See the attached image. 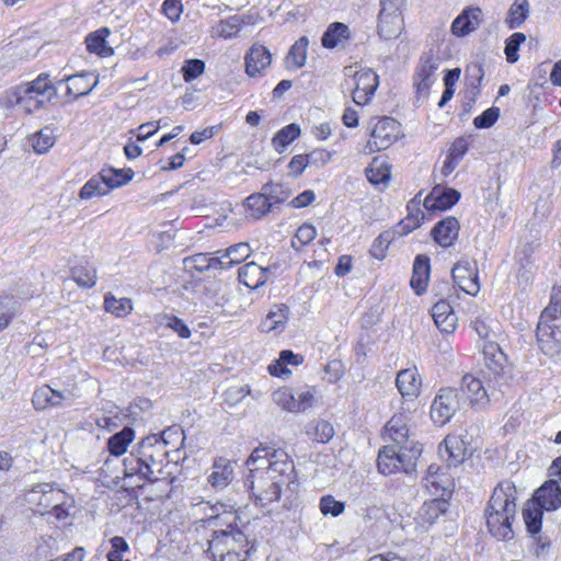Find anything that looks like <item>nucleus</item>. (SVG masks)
Segmentation results:
<instances>
[{
  "mask_svg": "<svg viewBox=\"0 0 561 561\" xmlns=\"http://www.w3.org/2000/svg\"><path fill=\"white\" fill-rule=\"evenodd\" d=\"M534 501L540 504L547 512L561 507V486L554 479L545 482L534 495Z\"/></svg>",
  "mask_w": 561,
  "mask_h": 561,
  "instance_id": "nucleus-23",
  "label": "nucleus"
},
{
  "mask_svg": "<svg viewBox=\"0 0 561 561\" xmlns=\"http://www.w3.org/2000/svg\"><path fill=\"white\" fill-rule=\"evenodd\" d=\"M137 455L144 463L147 481L154 482L159 480L162 473L167 457L170 450H163V443L160 442L158 434H151L142 438L137 445Z\"/></svg>",
  "mask_w": 561,
  "mask_h": 561,
  "instance_id": "nucleus-6",
  "label": "nucleus"
},
{
  "mask_svg": "<svg viewBox=\"0 0 561 561\" xmlns=\"http://www.w3.org/2000/svg\"><path fill=\"white\" fill-rule=\"evenodd\" d=\"M454 283L466 294L476 296L480 290L476 261L459 260L451 270Z\"/></svg>",
  "mask_w": 561,
  "mask_h": 561,
  "instance_id": "nucleus-16",
  "label": "nucleus"
},
{
  "mask_svg": "<svg viewBox=\"0 0 561 561\" xmlns=\"http://www.w3.org/2000/svg\"><path fill=\"white\" fill-rule=\"evenodd\" d=\"M396 385L403 398H416L420 393L422 379L415 367L398 373Z\"/></svg>",
  "mask_w": 561,
  "mask_h": 561,
  "instance_id": "nucleus-28",
  "label": "nucleus"
},
{
  "mask_svg": "<svg viewBox=\"0 0 561 561\" xmlns=\"http://www.w3.org/2000/svg\"><path fill=\"white\" fill-rule=\"evenodd\" d=\"M431 264L426 255H417L413 264V274L411 277V287L417 295L426 290L430 279Z\"/></svg>",
  "mask_w": 561,
  "mask_h": 561,
  "instance_id": "nucleus-33",
  "label": "nucleus"
},
{
  "mask_svg": "<svg viewBox=\"0 0 561 561\" xmlns=\"http://www.w3.org/2000/svg\"><path fill=\"white\" fill-rule=\"evenodd\" d=\"M272 62V54L262 44H253L244 57L245 72L250 77L262 73Z\"/></svg>",
  "mask_w": 561,
  "mask_h": 561,
  "instance_id": "nucleus-21",
  "label": "nucleus"
},
{
  "mask_svg": "<svg viewBox=\"0 0 561 561\" xmlns=\"http://www.w3.org/2000/svg\"><path fill=\"white\" fill-rule=\"evenodd\" d=\"M19 309L18 300L12 296L0 298V331L7 328Z\"/></svg>",
  "mask_w": 561,
  "mask_h": 561,
  "instance_id": "nucleus-52",
  "label": "nucleus"
},
{
  "mask_svg": "<svg viewBox=\"0 0 561 561\" xmlns=\"http://www.w3.org/2000/svg\"><path fill=\"white\" fill-rule=\"evenodd\" d=\"M319 507L323 515H331L333 517H337L344 512L345 503L335 500L333 495H324L320 500Z\"/></svg>",
  "mask_w": 561,
  "mask_h": 561,
  "instance_id": "nucleus-58",
  "label": "nucleus"
},
{
  "mask_svg": "<svg viewBox=\"0 0 561 561\" xmlns=\"http://www.w3.org/2000/svg\"><path fill=\"white\" fill-rule=\"evenodd\" d=\"M250 393L251 389L249 385L230 387L225 391V402L229 407L237 405Z\"/></svg>",
  "mask_w": 561,
  "mask_h": 561,
  "instance_id": "nucleus-62",
  "label": "nucleus"
},
{
  "mask_svg": "<svg viewBox=\"0 0 561 561\" xmlns=\"http://www.w3.org/2000/svg\"><path fill=\"white\" fill-rule=\"evenodd\" d=\"M408 415L405 413L394 414L386 424L385 430L389 438L397 446H407L411 444H420L411 438L409 428L407 427Z\"/></svg>",
  "mask_w": 561,
  "mask_h": 561,
  "instance_id": "nucleus-24",
  "label": "nucleus"
},
{
  "mask_svg": "<svg viewBox=\"0 0 561 561\" xmlns=\"http://www.w3.org/2000/svg\"><path fill=\"white\" fill-rule=\"evenodd\" d=\"M251 249L248 243H237L227 248L226 250H218V253H222V257L227 259V265L231 267L234 264L241 263L250 255Z\"/></svg>",
  "mask_w": 561,
  "mask_h": 561,
  "instance_id": "nucleus-50",
  "label": "nucleus"
},
{
  "mask_svg": "<svg viewBox=\"0 0 561 561\" xmlns=\"http://www.w3.org/2000/svg\"><path fill=\"white\" fill-rule=\"evenodd\" d=\"M104 309L116 317H125L133 310V305L128 298L117 299L113 295L107 294L104 298Z\"/></svg>",
  "mask_w": 561,
  "mask_h": 561,
  "instance_id": "nucleus-49",
  "label": "nucleus"
},
{
  "mask_svg": "<svg viewBox=\"0 0 561 561\" xmlns=\"http://www.w3.org/2000/svg\"><path fill=\"white\" fill-rule=\"evenodd\" d=\"M135 438V431L125 426L122 431L115 433L107 439V449L113 456H122L126 453L128 445Z\"/></svg>",
  "mask_w": 561,
  "mask_h": 561,
  "instance_id": "nucleus-35",
  "label": "nucleus"
},
{
  "mask_svg": "<svg viewBox=\"0 0 561 561\" xmlns=\"http://www.w3.org/2000/svg\"><path fill=\"white\" fill-rule=\"evenodd\" d=\"M261 191L268 197V202L273 207L286 202L291 194L290 190L284 184L273 182L265 183Z\"/></svg>",
  "mask_w": 561,
  "mask_h": 561,
  "instance_id": "nucleus-46",
  "label": "nucleus"
},
{
  "mask_svg": "<svg viewBox=\"0 0 561 561\" xmlns=\"http://www.w3.org/2000/svg\"><path fill=\"white\" fill-rule=\"evenodd\" d=\"M500 116V108L492 106L485 110L481 115L474 117L473 125L477 128H489L494 125Z\"/></svg>",
  "mask_w": 561,
  "mask_h": 561,
  "instance_id": "nucleus-64",
  "label": "nucleus"
},
{
  "mask_svg": "<svg viewBox=\"0 0 561 561\" xmlns=\"http://www.w3.org/2000/svg\"><path fill=\"white\" fill-rule=\"evenodd\" d=\"M422 454L421 444L407 446H383L378 454L377 467L380 473L389 476L398 471L412 473L415 471L416 461Z\"/></svg>",
  "mask_w": 561,
  "mask_h": 561,
  "instance_id": "nucleus-5",
  "label": "nucleus"
},
{
  "mask_svg": "<svg viewBox=\"0 0 561 561\" xmlns=\"http://www.w3.org/2000/svg\"><path fill=\"white\" fill-rule=\"evenodd\" d=\"M32 402L36 410H45L64 404L71 405L73 394L71 391H57L45 385L34 391Z\"/></svg>",
  "mask_w": 561,
  "mask_h": 561,
  "instance_id": "nucleus-17",
  "label": "nucleus"
},
{
  "mask_svg": "<svg viewBox=\"0 0 561 561\" xmlns=\"http://www.w3.org/2000/svg\"><path fill=\"white\" fill-rule=\"evenodd\" d=\"M123 466L126 477L139 476L140 479L147 481L145 466L140 460V455H137V446H135L130 454L123 460Z\"/></svg>",
  "mask_w": 561,
  "mask_h": 561,
  "instance_id": "nucleus-48",
  "label": "nucleus"
},
{
  "mask_svg": "<svg viewBox=\"0 0 561 561\" xmlns=\"http://www.w3.org/2000/svg\"><path fill=\"white\" fill-rule=\"evenodd\" d=\"M205 70V62L201 59L186 60L182 67V73L185 82H191L198 78Z\"/></svg>",
  "mask_w": 561,
  "mask_h": 561,
  "instance_id": "nucleus-61",
  "label": "nucleus"
},
{
  "mask_svg": "<svg viewBox=\"0 0 561 561\" xmlns=\"http://www.w3.org/2000/svg\"><path fill=\"white\" fill-rule=\"evenodd\" d=\"M526 39L525 34L516 32L506 39L505 55L506 60L514 64L518 60V49L522 43Z\"/></svg>",
  "mask_w": 561,
  "mask_h": 561,
  "instance_id": "nucleus-60",
  "label": "nucleus"
},
{
  "mask_svg": "<svg viewBox=\"0 0 561 561\" xmlns=\"http://www.w3.org/2000/svg\"><path fill=\"white\" fill-rule=\"evenodd\" d=\"M438 451L448 467H457L465 461L468 455L467 443L461 436L447 435L439 445Z\"/></svg>",
  "mask_w": 561,
  "mask_h": 561,
  "instance_id": "nucleus-19",
  "label": "nucleus"
},
{
  "mask_svg": "<svg viewBox=\"0 0 561 561\" xmlns=\"http://www.w3.org/2000/svg\"><path fill=\"white\" fill-rule=\"evenodd\" d=\"M462 403V398H460L456 388H442L432 403L431 417L434 423L444 425L460 409Z\"/></svg>",
  "mask_w": 561,
  "mask_h": 561,
  "instance_id": "nucleus-10",
  "label": "nucleus"
},
{
  "mask_svg": "<svg viewBox=\"0 0 561 561\" xmlns=\"http://www.w3.org/2000/svg\"><path fill=\"white\" fill-rule=\"evenodd\" d=\"M108 34V28H101L94 33L89 34L85 38L88 50L100 56L112 55L113 50L106 45L105 39Z\"/></svg>",
  "mask_w": 561,
  "mask_h": 561,
  "instance_id": "nucleus-41",
  "label": "nucleus"
},
{
  "mask_svg": "<svg viewBox=\"0 0 561 561\" xmlns=\"http://www.w3.org/2000/svg\"><path fill=\"white\" fill-rule=\"evenodd\" d=\"M459 222L455 217H447L435 225L432 237L443 248L450 247L459 234Z\"/></svg>",
  "mask_w": 561,
  "mask_h": 561,
  "instance_id": "nucleus-27",
  "label": "nucleus"
},
{
  "mask_svg": "<svg viewBox=\"0 0 561 561\" xmlns=\"http://www.w3.org/2000/svg\"><path fill=\"white\" fill-rule=\"evenodd\" d=\"M67 94L73 100L88 95L98 84L99 79L93 72H81L66 78Z\"/></svg>",
  "mask_w": 561,
  "mask_h": 561,
  "instance_id": "nucleus-26",
  "label": "nucleus"
},
{
  "mask_svg": "<svg viewBox=\"0 0 561 561\" xmlns=\"http://www.w3.org/2000/svg\"><path fill=\"white\" fill-rule=\"evenodd\" d=\"M250 474L244 485L250 490L257 505L266 507L278 502L284 486L295 482V465L283 448L270 445L256 447L247 460Z\"/></svg>",
  "mask_w": 561,
  "mask_h": 561,
  "instance_id": "nucleus-1",
  "label": "nucleus"
},
{
  "mask_svg": "<svg viewBox=\"0 0 561 561\" xmlns=\"http://www.w3.org/2000/svg\"><path fill=\"white\" fill-rule=\"evenodd\" d=\"M57 90L48 73H41L36 79L14 87L9 91L8 102L19 106L27 114L35 113L51 102Z\"/></svg>",
  "mask_w": 561,
  "mask_h": 561,
  "instance_id": "nucleus-4",
  "label": "nucleus"
},
{
  "mask_svg": "<svg viewBox=\"0 0 561 561\" xmlns=\"http://www.w3.org/2000/svg\"><path fill=\"white\" fill-rule=\"evenodd\" d=\"M229 516L231 520L225 524L226 528L213 529L208 539L207 552L213 561H245L249 553L247 536L237 527L234 514Z\"/></svg>",
  "mask_w": 561,
  "mask_h": 561,
  "instance_id": "nucleus-3",
  "label": "nucleus"
},
{
  "mask_svg": "<svg viewBox=\"0 0 561 561\" xmlns=\"http://www.w3.org/2000/svg\"><path fill=\"white\" fill-rule=\"evenodd\" d=\"M100 173L103 178V181H104L108 192L113 188H116V187L127 184L134 175V172L131 169L124 171V170H116L113 168H108V169H103Z\"/></svg>",
  "mask_w": 561,
  "mask_h": 561,
  "instance_id": "nucleus-44",
  "label": "nucleus"
},
{
  "mask_svg": "<svg viewBox=\"0 0 561 561\" xmlns=\"http://www.w3.org/2000/svg\"><path fill=\"white\" fill-rule=\"evenodd\" d=\"M244 206L250 213V216L254 219H261L274 208L268 202V197H266L262 191L247 197Z\"/></svg>",
  "mask_w": 561,
  "mask_h": 561,
  "instance_id": "nucleus-37",
  "label": "nucleus"
},
{
  "mask_svg": "<svg viewBox=\"0 0 561 561\" xmlns=\"http://www.w3.org/2000/svg\"><path fill=\"white\" fill-rule=\"evenodd\" d=\"M536 336L540 350L547 356L553 357L561 353V327L538 322Z\"/></svg>",
  "mask_w": 561,
  "mask_h": 561,
  "instance_id": "nucleus-18",
  "label": "nucleus"
},
{
  "mask_svg": "<svg viewBox=\"0 0 561 561\" xmlns=\"http://www.w3.org/2000/svg\"><path fill=\"white\" fill-rule=\"evenodd\" d=\"M72 279L81 287H93L96 283V271L89 262H79L71 267Z\"/></svg>",
  "mask_w": 561,
  "mask_h": 561,
  "instance_id": "nucleus-39",
  "label": "nucleus"
},
{
  "mask_svg": "<svg viewBox=\"0 0 561 561\" xmlns=\"http://www.w3.org/2000/svg\"><path fill=\"white\" fill-rule=\"evenodd\" d=\"M309 39L306 36H301L295 44L290 47L285 64L287 69H299L305 66L307 60V50H308Z\"/></svg>",
  "mask_w": 561,
  "mask_h": 561,
  "instance_id": "nucleus-36",
  "label": "nucleus"
},
{
  "mask_svg": "<svg viewBox=\"0 0 561 561\" xmlns=\"http://www.w3.org/2000/svg\"><path fill=\"white\" fill-rule=\"evenodd\" d=\"M516 486L512 481H501L493 490L484 511L490 534L500 540L513 538L512 523L516 516Z\"/></svg>",
  "mask_w": 561,
  "mask_h": 561,
  "instance_id": "nucleus-2",
  "label": "nucleus"
},
{
  "mask_svg": "<svg viewBox=\"0 0 561 561\" xmlns=\"http://www.w3.org/2000/svg\"><path fill=\"white\" fill-rule=\"evenodd\" d=\"M317 236V230L311 224H302L291 241L293 248L300 250L302 247L309 244Z\"/></svg>",
  "mask_w": 561,
  "mask_h": 561,
  "instance_id": "nucleus-57",
  "label": "nucleus"
},
{
  "mask_svg": "<svg viewBox=\"0 0 561 561\" xmlns=\"http://www.w3.org/2000/svg\"><path fill=\"white\" fill-rule=\"evenodd\" d=\"M432 318L442 332L448 334L455 331L458 318L446 300H440L433 306Z\"/></svg>",
  "mask_w": 561,
  "mask_h": 561,
  "instance_id": "nucleus-30",
  "label": "nucleus"
},
{
  "mask_svg": "<svg viewBox=\"0 0 561 561\" xmlns=\"http://www.w3.org/2000/svg\"><path fill=\"white\" fill-rule=\"evenodd\" d=\"M399 123L391 117H382L375 124L366 148L369 152L387 149L396 139Z\"/></svg>",
  "mask_w": 561,
  "mask_h": 561,
  "instance_id": "nucleus-15",
  "label": "nucleus"
},
{
  "mask_svg": "<svg viewBox=\"0 0 561 561\" xmlns=\"http://www.w3.org/2000/svg\"><path fill=\"white\" fill-rule=\"evenodd\" d=\"M424 486L434 495H444L450 492L454 482L450 474L446 473L438 465L432 463L423 478Z\"/></svg>",
  "mask_w": 561,
  "mask_h": 561,
  "instance_id": "nucleus-20",
  "label": "nucleus"
},
{
  "mask_svg": "<svg viewBox=\"0 0 561 561\" xmlns=\"http://www.w3.org/2000/svg\"><path fill=\"white\" fill-rule=\"evenodd\" d=\"M288 319L289 308L284 304L274 305L261 322L260 328L264 332L278 334L285 330Z\"/></svg>",
  "mask_w": 561,
  "mask_h": 561,
  "instance_id": "nucleus-31",
  "label": "nucleus"
},
{
  "mask_svg": "<svg viewBox=\"0 0 561 561\" xmlns=\"http://www.w3.org/2000/svg\"><path fill=\"white\" fill-rule=\"evenodd\" d=\"M108 193V190L103 181L101 173L90 179L81 188L80 197L89 199L94 196H103Z\"/></svg>",
  "mask_w": 561,
  "mask_h": 561,
  "instance_id": "nucleus-54",
  "label": "nucleus"
},
{
  "mask_svg": "<svg viewBox=\"0 0 561 561\" xmlns=\"http://www.w3.org/2000/svg\"><path fill=\"white\" fill-rule=\"evenodd\" d=\"M401 0H380L378 34L385 39L397 38L403 31V18L400 12Z\"/></svg>",
  "mask_w": 561,
  "mask_h": 561,
  "instance_id": "nucleus-9",
  "label": "nucleus"
},
{
  "mask_svg": "<svg viewBox=\"0 0 561 561\" xmlns=\"http://www.w3.org/2000/svg\"><path fill=\"white\" fill-rule=\"evenodd\" d=\"M316 389L308 387L295 394V413L305 412L313 407Z\"/></svg>",
  "mask_w": 561,
  "mask_h": 561,
  "instance_id": "nucleus-59",
  "label": "nucleus"
},
{
  "mask_svg": "<svg viewBox=\"0 0 561 561\" xmlns=\"http://www.w3.org/2000/svg\"><path fill=\"white\" fill-rule=\"evenodd\" d=\"M308 434L319 443H328L334 436V428L328 421L319 420L310 426Z\"/></svg>",
  "mask_w": 561,
  "mask_h": 561,
  "instance_id": "nucleus-55",
  "label": "nucleus"
},
{
  "mask_svg": "<svg viewBox=\"0 0 561 561\" xmlns=\"http://www.w3.org/2000/svg\"><path fill=\"white\" fill-rule=\"evenodd\" d=\"M492 382L490 379L486 388L480 379L472 375H465L460 387L462 402L468 401L474 409H484L489 404L491 397L495 396L492 389L496 387H494V383L491 385Z\"/></svg>",
  "mask_w": 561,
  "mask_h": 561,
  "instance_id": "nucleus-11",
  "label": "nucleus"
},
{
  "mask_svg": "<svg viewBox=\"0 0 561 561\" xmlns=\"http://www.w3.org/2000/svg\"><path fill=\"white\" fill-rule=\"evenodd\" d=\"M56 136L54 134V129L46 126L37 131L32 137V146L36 153H45L47 152L55 144Z\"/></svg>",
  "mask_w": 561,
  "mask_h": 561,
  "instance_id": "nucleus-47",
  "label": "nucleus"
},
{
  "mask_svg": "<svg viewBox=\"0 0 561 561\" xmlns=\"http://www.w3.org/2000/svg\"><path fill=\"white\" fill-rule=\"evenodd\" d=\"M482 23V10L478 7L469 8L458 15L453 24L451 32L456 36H466L477 30Z\"/></svg>",
  "mask_w": 561,
  "mask_h": 561,
  "instance_id": "nucleus-25",
  "label": "nucleus"
},
{
  "mask_svg": "<svg viewBox=\"0 0 561 561\" xmlns=\"http://www.w3.org/2000/svg\"><path fill=\"white\" fill-rule=\"evenodd\" d=\"M270 270L260 266L254 262H249L239 268V280L249 288H259L263 286L270 275Z\"/></svg>",
  "mask_w": 561,
  "mask_h": 561,
  "instance_id": "nucleus-32",
  "label": "nucleus"
},
{
  "mask_svg": "<svg viewBox=\"0 0 561 561\" xmlns=\"http://www.w3.org/2000/svg\"><path fill=\"white\" fill-rule=\"evenodd\" d=\"M300 135V127L297 124H289L282 128L272 139L274 149L282 153Z\"/></svg>",
  "mask_w": 561,
  "mask_h": 561,
  "instance_id": "nucleus-45",
  "label": "nucleus"
},
{
  "mask_svg": "<svg viewBox=\"0 0 561 561\" xmlns=\"http://www.w3.org/2000/svg\"><path fill=\"white\" fill-rule=\"evenodd\" d=\"M545 511L540 504L533 501L523 510V518L528 533L536 535L540 531L542 526V512Z\"/></svg>",
  "mask_w": 561,
  "mask_h": 561,
  "instance_id": "nucleus-40",
  "label": "nucleus"
},
{
  "mask_svg": "<svg viewBox=\"0 0 561 561\" xmlns=\"http://www.w3.org/2000/svg\"><path fill=\"white\" fill-rule=\"evenodd\" d=\"M272 399L282 410L295 413V394L289 388L283 387L277 389L272 393Z\"/></svg>",
  "mask_w": 561,
  "mask_h": 561,
  "instance_id": "nucleus-56",
  "label": "nucleus"
},
{
  "mask_svg": "<svg viewBox=\"0 0 561 561\" xmlns=\"http://www.w3.org/2000/svg\"><path fill=\"white\" fill-rule=\"evenodd\" d=\"M439 66V58L431 49L420 57L415 73L414 87L420 95H427L430 88L436 80L435 72Z\"/></svg>",
  "mask_w": 561,
  "mask_h": 561,
  "instance_id": "nucleus-14",
  "label": "nucleus"
},
{
  "mask_svg": "<svg viewBox=\"0 0 561 561\" xmlns=\"http://www.w3.org/2000/svg\"><path fill=\"white\" fill-rule=\"evenodd\" d=\"M530 5L528 0H515L508 9L505 23L508 28L519 27L528 18Z\"/></svg>",
  "mask_w": 561,
  "mask_h": 561,
  "instance_id": "nucleus-38",
  "label": "nucleus"
},
{
  "mask_svg": "<svg viewBox=\"0 0 561 561\" xmlns=\"http://www.w3.org/2000/svg\"><path fill=\"white\" fill-rule=\"evenodd\" d=\"M345 76L354 79L353 101L358 105L367 104L378 88V76L371 69L354 70L353 67L345 68Z\"/></svg>",
  "mask_w": 561,
  "mask_h": 561,
  "instance_id": "nucleus-12",
  "label": "nucleus"
},
{
  "mask_svg": "<svg viewBox=\"0 0 561 561\" xmlns=\"http://www.w3.org/2000/svg\"><path fill=\"white\" fill-rule=\"evenodd\" d=\"M350 30L348 26L341 22H334L329 25L328 30L322 35V45L325 48L336 47L342 39L348 38Z\"/></svg>",
  "mask_w": 561,
  "mask_h": 561,
  "instance_id": "nucleus-42",
  "label": "nucleus"
},
{
  "mask_svg": "<svg viewBox=\"0 0 561 561\" xmlns=\"http://www.w3.org/2000/svg\"><path fill=\"white\" fill-rule=\"evenodd\" d=\"M158 436L163 443V450H169L168 447L171 446L174 447V451H179L185 439L184 431L178 426L169 427Z\"/></svg>",
  "mask_w": 561,
  "mask_h": 561,
  "instance_id": "nucleus-51",
  "label": "nucleus"
},
{
  "mask_svg": "<svg viewBox=\"0 0 561 561\" xmlns=\"http://www.w3.org/2000/svg\"><path fill=\"white\" fill-rule=\"evenodd\" d=\"M66 499L62 490L55 489L49 483H38L33 485L24 493V500L35 507V511L42 515L50 508L55 502Z\"/></svg>",
  "mask_w": 561,
  "mask_h": 561,
  "instance_id": "nucleus-13",
  "label": "nucleus"
},
{
  "mask_svg": "<svg viewBox=\"0 0 561 561\" xmlns=\"http://www.w3.org/2000/svg\"><path fill=\"white\" fill-rule=\"evenodd\" d=\"M539 322L561 327V290L553 293L549 305L540 314Z\"/></svg>",
  "mask_w": 561,
  "mask_h": 561,
  "instance_id": "nucleus-43",
  "label": "nucleus"
},
{
  "mask_svg": "<svg viewBox=\"0 0 561 561\" xmlns=\"http://www.w3.org/2000/svg\"><path fill=\"white\" fill-rule=\"evenodd\" d=\"M233 478V466L231 461L226 458H218L211 466L207 481L215 490H222L229 485Z\"/></svg>",
  "mask_w": 561,
  "mask_h": 561,
  "instance_id": "nucleus-29",
  "label": "nucleus"
},
{
  "mask_svg": "<svg viewBox=\"0 0 561 561\" xmlns=\"http://www.w3.org/2000/svg\"><path fill=\"white\" fill-rule=\"evenodd\" d=\"M390 232L386 231L380 233L373 242L370 248V254L378 259L382 260L386 256V251L391 242Z\"/></svg>",
  "mask_w": 561,
  "mask_h": 561,
  "instance_id": "nucleus-63",
  "label": "nucleus"
},
{
  "mask_svg": "<svg viewBox=\"0 0 561 561\" xmlns=\"http://www.w3.org/2000/svg\"><path fill=\"white\" fill-rule=\"evenodd\" d=\"M226 505L222 503H216L211 505L209 502L201 501L193 505L192 514L196 517L193 523V527L195 531L199 533L202 529L210 528L217 529L219 527L225 526L227 522L231 520L229 514L225 510Z\"/></svg>",
  "mask_w": 561,
  "mask_h": 561,
  "instance_id": "nucleus-7",
  "label": "nucleus"
},
{
  "mask_svg": "<svg viewBox=\"0 0 561 561\" xmlns=\"http://www.w3.org/2000/svg\"><path fill=\"white\" fill-rule=\"evenodd\" d=\"M448 506V502L444 499H433L424 502L417 512L416 518L421 525H432L447 511Z\"/></svg>",
  "mask_w": 561,
  "mask_h": 561,
  "instance_id": "nucleus-34",
  "label": "nucleus"
},
{
  "mask_svg": "<svg viewBox=\"0 0 561 561\" xmlns=\"http://www.w3.org/2000/svg\"><path fill=\"white\" fill-rule=\"evenodd\" d=\"M460 199V193L455 188L435 186L424 199L427 210H446Z\"/></svg>",
  "mask_w": 561,
  "mask_h": 561,
  "instance_id": "nucleus-22",
  "label": "nucleus"
},
{
  "mask_svg": "<svg viewBox=\"0 0 561 561\" xmlns=\"http://www.w3.org/2000/svg\"><path fill=\"white\" fill-rule=\"evenodd\" d=\"M241 18L238 15L221 20L215 26V32L225 39L236 36L241 31Z\"/></svg>",
  "mask_w": 561,
  "mask_h": 561,
  "instance_id": "nucleus-53",
  "label": "nucleus"
},
{
  "mask_svg": "<svg viewBox=\"0 0 561 561\" xmlns=\"http://www.w3.org/2000/svg\"><path fill=\"white\" fill-rule=\"evenodd\" d=\"M483 355L485 366L490 371V379L493 381L494 387H497L499 391H503V386H506L511 378L506 355L496 343L491 341L484 343Z\"/></svg>",
  "mask_w": 561,
  "mask_h": 561,
  "instance_id": "nucleus-8",
  "label": "nucleus"
}]
</instances>
